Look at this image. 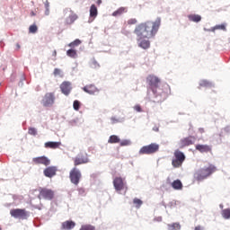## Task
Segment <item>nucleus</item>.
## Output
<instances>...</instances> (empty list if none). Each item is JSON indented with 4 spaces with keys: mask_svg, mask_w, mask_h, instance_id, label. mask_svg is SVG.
Wrapping results in <instances>:
<instances>
[{
    "mask_svg": "<svg viewBox=\"0 0 230 230\" xmlns=\"http://www.w3.org/2000/svg\"><path fill=\"white\" fill-rule=\"evenodd\" d=\"M122 13H127V7H119L112 13V15L113 17H118V15H122Z\"/></svg>",
    "mask_w": 230,
    "mask_h": 230,
    "instance_id": "25",
    "label": "nucleus"
},
{
    "mask_svg": "<svg viewBox=\"0 0 230 230\" xmlns=\"http://www.w3.org/2000/svg\"><path fill=\"white\" fill-rule=\"evenodd\" d=\"M200 134H204V128H200L199 129Z\"/></svg>",
    "mask_w": 230,
    "mask_h": 230,
    "instance_id": "47",
    "label": "nucleus"
},
{
    "mask_svg": "<svg viewBox=\"0 0 230 230\" xmlns=\"http://www.w3.org/2000/svg\"><path fill=\"white\" fill-rule=\"evenodd\" d=\"M217 30H222L223 31H226L227 29L226 28V23L220 24V25H216L215 27L211 28L208 30V31H217Z\"/></svg>",
    "mask_w": 230,
    "mask_h": 230,
    "instance_id": "27",
    "label": "nucleus"
},
{
    "mask_svg": "<svg viewBox=\"0 0 230 230\" xmlns=\"http://www.w3.org/2000/svg\"><path fill=\"white\" fill-rule=\"evenodd\" d=\"M82 44V41L80 40H75L68 44L69 48H76V46H80Z\"/></svg>",
    "mask_w": 230,
    "mask_h": 230,
    "instance_id": "34",
    "label": "nucleus"
},
{
    "mask_svg": "<svg viewBox=\"0 0 230 230\" xmlns=\"http://www.w3.org/2000/svg\"><path fill=\"white\" fill-rule=\"evenodd\" d=\"M159 28H161V18H156L155 22L146 21L137 25L134 33L138 37V40L141 39H154L157 35Z\"/></svg>",
    "mask_w": 230,
    "mask_h": 230,
    "instance_id": "1",
    "label": "nucleus"
},
{
    "mask_svg": "<svg viewBox=\"0 0 230 230\" xmlns=\"http://www.w3.org/2000/svg\"><path fill=\"white\" fill-rule=\"evenodd\" d=\"M98 16V8L95 4H92L90 7V17L95 19Z\"/></svg>",
    "mask_w": 230,
    "mask_h": 230,
    "instance_id": "24",
    "label": "nucleus"
},
{
    "mask_svg": "<svg viewBox=\"0 0 230 230\" xmlns=\"http://www.w3.org/2000/svg\"><path fill=\"white\" fill-rule=\"evenodd\" d=\"M188 19L191 22H200V21H202V16L199 14H189Z\"/></svg>",
    "mask_w": 230,
    "mask_h": 230,
    "instance_id": "22",
    "label": "nucleus"
},
{
    "mask_svg": "<svg viewBox=\"0 0 230 230\" xmlns=\"http://www.w3.org/2000/svg\"><path fill=\"white\" fill-rule=\"evenodd\" d=\"M38 199L40 200H53L55 199V190L48 188H40Z\"/></svg>",
    "mask_w": 230,
    "mask_h": 230,
    "instance_id": "4",
    "label": "nucleus"
},
{
    "mask_svg": "<svg viewBox=\"0 0 230 230\" xmlns=\"http://www.w3.org/2000/svg\"><path fill=\"white\" fill-rule=\"evenodd\" d=\"M86 163H89V158H87L86 155H84L82 154L78 155L74 159V165L75 166H79V164H86Z\"/></svg>",
    "mask_w": 230,
    "mask_h": 230,
    "instance_id": "14",
    "label": "nucleus"
},
{
    "mask_svg": "<svg viewBox=\"0 0 230 230\" xmlns=\"http://www.w3.org/2000/svg\"><path fill=\"white\" fill-rule=\"evenodd\" d=\"M28 134L30 136H37V128H29Z\"/></svg>",
    "mask_w": 230,
    "mask_h": 230,
    "instance_id": "39",
    "label": "nucleus"
},
{
    "mask_svg": "<svg viewBox=\"0 0 230 230\" xmlns=\"http://www.w3.org/2000/svg\"><path fill=\"white\" fill-rule=\"evenodd\" d=\"M55 103V93H47L42 99L43 107H51Z\"/></svg>",
    "mask_w": 230,
    "mask_h": 230,
    "instance_id": "10",
    "label": "nucleus"
},
{
    "mask_svg": "<svg viewBox=\"0 0 230 230\" xmlns=\"http://www.w3.org/2000/svg\"><path fill=\"white\" fill-rule=\"evenodd\" d=\"M83 91L87 93L88 94H96V93H100V90L94 84H87L83 87Z\"/></svg>",
    "mask_w": 230,
    "mask_h": 230,
    "instance_id": "18",
    "label": "nucleus"
},
{
    "mask_svg": "<svg viewBox=\"0 0 230 230\" xmlns=\"http://www.w3.org/2000/svg\"><path fill=\"white\" fill-rule=\"evenodd\" d=\"M134 110L137 111V112H143V109H141V105L139 104H137L134 106Z\"/></svg>",
    "mask_w": 230,
    "mask_h": 230,
    "instance_id": "42",
    "label": "nucleus"
},
{
    "mask_svg": "<svg viewBox=\"0 0 230 230\" xmlns=\"http://www.w3.org/2000/svg\"><path fill=\"white\" fill-rule=\"evenodd\" d=\"M194 230H204V227H202L201 226H198L194 228Z\"/></svg>",
    "mask_w": 230,
    "mask_h": 230,
    "instance_id": "44",
    "label": "nucleus"
},
{
    "mask_svg": "<svg viewBox=\"0 0 230 230\" xmlns=\"http://www.w3.org/2000/svg\"><path fill=\"white\" fill-rule=\"evenodd\" d=\"M146 82L149 85V89L152 90L154 94H157V91H159V84H161V79L154 75H149L146 77Z\"/></svg>",
    "mask_w": 230,
    "mask_h": 230,
    "instance_id": "3",
    "label": "nucleus"
},
{
    "mask_svg": "<svg viewBox=\"0 0 230 230\" xmlns=\"http://www.w3.org/2000/svg\"><path fill=\"white\" fill-rule=\"evenodd\" d=\"M34 164H43L44 166H49L51 161L46 156L35 157L32 159Z\"/></svg>",
    "mask_w": 230,
    "mask_h": 230,
    "instance_id": "15",
    "label": "nucleus"
},
{
    "mask_svg": "<svg viewBox=\"0 0 230 230\" xmlns=\"http://www.w3.org/2000/svg\"><path fill=\"white\" fill-rule=\"evenodd\" d=\"M159 152V145L155 143H152L147 146H144L139 150L140 155H152V154H156Z\"/></svg>",
    "mask_w": 230,
    "mask_h": 230,
    "instance_id": "5",
    "label": "nucleus"
},
{
    "mask_svg": "<svg viewBox=\"0 0 230 230\" xmlns=\"http://www.w3.org/2000/svg\"><path fill=\"white\" fill-rule=\"evenodd\" d=\"M108 143H110L111 145H114L116 143H121V139L119 138V137L116 135H111L109 137Z\"/></svg>",
    "mask_w": 230,
    "mask_h": 230,
    "instance_id": "23",
    "label": "nucleus"
},
{
    "mask_svg": "<svg viewBox=\"0 0 230 230\" xmlns=\"http://www.w3.org/2000/svg\"><path fill=\"white\" fill-rule=\"evenodd\" d=\"M73 108L75 111H80V101H74Z\"/></svg>",
    "mask_w": 230,
    "mask_h": 230,
    "instance_id": "38",
    "label": "nucleus"
},
{
    "mask_svg": "<svg viewBox=\"0 0 230 230\" xmlns=\"http://www.w3.org/2000/svg\"><path fill=\"white\" fill-rule=\"evenodd\" d=\"M70 181L72 184H75V186H78L80 184V179H82V172L78 168L74 167L69 173Z\"/></svg>",
    "mask_w": 230,
    "mask_h": 230,
    "instance_id": "8",
    "label": "nucleus"
},
{
    "mask_svg": "<svg viewBox=\"0 0 230 230\" xmlns=\"http://www.w3.org/2000/svg\"><path fill=\"white\" fill-rule=\"evenodd\" d=\"M45 5V15H49V1L46 0L44 3Z\"/></svg>",
    "mask_w": 230,
    "mask_h": 230,
    "instance_id": "37",
    "label": "nucleus"
},
{
    "mask_svg": "<svg viewBox=\"0 0 230 230\" xmlns=\"http://www.w3.org/2000/svg\"><path fill=\"white\" fill-rule=\"evenodd\" d=\"M90 66L93 69H98V67H100V64H98V61H96V59H92L90 62Z\"/></svg>",
    "mask_w": 230,
    "mask_h": 230,
    "instance_id": "35",
    "label": "nucleus"
},
{
    "mask_svg": "<svg viewBox=\"0 0 230 230\" xmlns=\"http://www.w3.org/2000/svg\"><path fill=\"white\" fill-rule=\"evenodd\" d=\"M43 173L45 177L51 179V177H55V175H57V168L55 166H49L44 169Z\"/></svg>",
    "mask_w": 230,
    "mask_h": 230,
    "instance_id": "17",
    "label": "nucleus"
},
{
    "mask_svg": "<svg viewBox=\"0 0 230 230\" xmlns=\"http://www.w3.org/2000/svg\"><path fill=\"white\" fill-rule=\"evenodd\" d=\"M97 4L100 6V4H102V0H97Z\"/></svg>",
    "mask_w": 230,
    "mask_h": 230,
    "instance_id": "48",
    "label": "nucleus"
},
{
    "mask_svg": "<svg viewBox=\"0 0 230 230\" xmlns=\"http://www.w3.org/2000/svg\"><path fill=\"white\" fill-rule=\"evenodd\" d=\"M137 40L138 42V48H142V49H150V40H145V38L139 40V37H137Z\"/></svg>",
    "mask_w": 230,
    "mask_h": 230,
    "instance_id": "19",
    "label": "nucleus"
},
{
    "mask_svg": "<svg viewBox=\"0 0 230 230\" xmlns=\"http://www.w3.org/2000/svg\"><path fill=\"white\" fill-rule=\"evenodd\" d=\"M31 17H35V15H37V13H35V12H31Z\"/></svg>",
    "mask_w": 230,
    "mask_h": 230,
    "instance_id": "45",
    "label": "nucleus"
},
{
    "mask_svg": "<svg viewBox=\"0 0 230 230\" xmlns=\"http://www.w3.org/2000/svg\"><path fill=\"white\" fill-rule=\"evenodd\" d=\"M128 24L129 26H132V24H137V20L136 18H131V19L128 20Z\"/></svg>",
    "mask_w": 230,
    "mask_h": 230,
    "instance_id": "40",
    "label": "nucleus"
},
{
    "mask_svg": "<svg viewBox=\"0 0 230 230\" xmlns=\"http://www.w3.org/2000/svg\"><path fill=\"white\" fill-rule=\"evenodd\" d=\"M38 31H39V27H37V25L35 24H32L29 27V33H35Z\"/></svg>",
    "mask_w": 230,
    "mask_h": 230,
    "instance_id": "36",
    "label": "nucleus"
},
{
    "mask_svg": "<svg viewBox=\"0 0 230 230\" xmlns=\"http://www.w3.org/2000/svg\"><path fill=\"white\" fill-rule=\"evenodd\" d=\"M0 230H1V227H0Z\"/></svg>",
    "mask_w": 230,
    "mask_h": 230,
    "instance_id": "50",
    "label": "nucleus"
},
{
    "mask_svg": "<svg viewBox=\"0 0 230 230\" xmlns=\"http://www.w3.org/2000/svg\"><path fill=\"white\" fill-rule=\"evenodd\" d=\"M60 73H62V71L59 68H55L53 75H54V76H58V75H60Z\"/></svg>",
    "mask_w": 230,
    "mask_h": 230,
    "instance_id": "43",
    "label": "nucleus"
},
{
    "mask_svg": "<svg viewBox=\"0 0 230 230\" xmlns=\"http://www.w3.org/2000/svg\"><path fill=\"white\" fill-rule=\"evenodd\" d=\"M211 83L208 80H201L199 82V89L202 87H211Z\"/></svg>",
    "mask_w": 230,
    "mask_h": 230,
    "instance_id": "31",
    "label": "nucleus"
},
{
    "mask_svg": "<svg viewBox=\"0 0 230 230\" xmlns=\"http://www.w3.org/2000/svg\"><path fill=\"white\" fill-rule=\"evenodd\" d=\"M113 186L116 190V191H121L123 190H128L127 185H126L125 181H123V178H121V177L114 178Z\"/></svg>",
    "mask_w": 230,
    "mask_h": 230,
    "instance_id": "11",
    "label": "nucleus"
},
{
    "mask_svg": "<svg viewBox=\"0 0 230 230\" xmlns=\"http://www.w3.org/2000/svg\"><path fill=\"white\" fill-rule=\"evenodd\" d=\"M130 145V140H122L120 142V146H128Z\"/></svg>",
    "mask_w": 230,
    "mask_h": 230,
    "instance_id": "41",
    "label": "nucleus"
},
{
    "mask_svg": "<svg viewBox=\"0 0 230 230\" xmlns=\"http://www.w3.org/2000/svg\"><path fill=\"white\" fill-rule=\"evenodd\" d=\"M10 215L13 218H20V220H26L28 218L29 214L28 211L24 208H13L10 210Z\"/></svg>",
    "mask_w": 230,
    "mask_h": 230,
    "instance_id": "7",
    "label": "nucleus"
},
{
    "mask_svg": "<svg viewBox=\"0 0 230 230\" xmlns=\"http://www.w3.org/2000/svg\"><path fill=\"white\" fill-rule=\"evenodd\" d=\"M195 148L198 152H200V154H211V152H213L211 146L208 145L198 144L195 146Z\"/></svg>",
    "mask_w": 230,
    "mask_h": 230,
    "instance_id": "13",
    "label": "nucleus"
},
{
    "mask_svg": "<svg viewBox=\"0 0 230 230\" xmlns=\"http://www.w3.org/2000/svg\"><path fill=\"white\" fill-rule=\"evenodd\" d=\"M133 204L136 206V208H137V209H139V208H141V206H143V200H141L137 198H135L133 199Z\"/></svg>",
    "mask_w": 230,
    "mask_h": 230,
    "instance_id": "32",
    "label": "nucleus"
},
{
    "mask_svg": "<svg viewBox=\"0 0 230 230\" xmlns=\"http://www.w3.org/2000/svg\"><path fill=\"white\" fill-rule=\"evenodd\" d=\"M172 188L173 190H182V181L181 180H175L172 183Z\"/></svg>",
    "mask_w": 230,
    "mask_h": 230,
    "instance_id": "26",
    "label": "nucleus"
},
{
    "mask_svg": "<svg viewBox=\"0 0 230 230\" xmlns=\"http://www.w3.org/2000/svg\"><path fill=\"white\" fill-rule=\"evenodd\" d=\"M67 57H70V58H76L78 57V54L76 53V50L74 49H70L66 51Z\"/></svg>",
    "mask_w": 230,
    "mask_h": 230,
    "instance_id": "28",
    "label": "nucleus"
},
{
    "mask_svg": "<svg viewBox=\"0 0 230 230\" xmlns=\"http://www.w3.org/2000/svg\"><path fill=\"white\" fill-rule=\"evenodd\" d=\"M79 230H96V226L93 225H83Z\"/></svg>",
    "mask_w": 230,
    "mask_h": 230,
    "instance_id": "33",
    "label": "nucleus"
},
{
    "mask_svg": "<svg viewBox=\"0 0 230 230\" xmlns=\"http://www.w3.org/2000/svg\"><path fill=\"white\" fill-rule=\"evenodd\" d=\"M52 56H54L55 58L57 57V50H54V51L52 52Z\"/></svg>",
    "mask_w": 230,
    "mask_h": 230,
    "instance_id": "46",
    "label": "nucleus"
},
{
    "mask_svg": "<svg viewBox=\"0 0 230 230\" xmlns=\"http://www.w3.org/2000/svg\"><path fill=\"white\" fill-rule=\"evenodd\" d=\"M215 172H217V166L208 164V166L196 171L194 172V179L195 181L200 182V181H205V179H208V177H211Z\"/></svg>",
    "mask_w": 230,
    "mask_h": 230,
    "instance_id": "2",
    "label": "nucleus"
},
{
    "mask_svg": "<svg viewBox=\"0 0 230 230\" xmlns=\"http://www.w3.org/2000/svg\"><path fill=\"white\" fill-rule=\"evenodd\" d=\"M62 145V142H46L45 148H52V150H56Z\"/></svg>",
    "mask_w": 230,
    "mask_h": 230,
    "instance_id": "21",
    "label": "nucleus"
},
{
    "mask_svg": "<svg viewBox=\"0 0 230 230\" xmlns=\"http://www.w3.org/2000/svg\"><path fill=\"white\" fill-rule=\"evenodd\" d=\"M221 215L223 218H226V220L230 218V208L223 209L221 212Z\"/></svg>",
    "mask_w": 230,
    "mask_h": 230,
    "instance_id": "30",
    "label": "nucleus"
},
{
    "mask_svg": "<svg viewBox=\"0 0 230 230\" xmlns=\"http://www.w3.org/2000/svg\"><path fill=\"white\" fill-rule=\"evenodd\" d=\"M71 83L65 81L60 84V90L65 96H69V93H71Z\"/></svg>",
    "mask_w": 230,
    "mask_h": 230,
    "instance_id": "16",
    "label": "nucleus"
},
{
    "mask_svg": "<svg viewBox=\"0 0 230 230\" xmlns=\"http://www.w3.org/2000/svg\"><path fill=\"white\" fill-rule=\"evenodd\" d=\"M16 46H17L18 49H19V48H21V46L19 44H17Z\"/></svg>",
    "mask_w": 230,
    "mask_h": 230,
    "instance_id": "49",
    "label": "nucleus"
},
{
    "mask_svg": "<svg viewBox=\"0 0 230 230\" xmlns=\"http://www.w3.org/2000/svg\"><path fill=\"white\" fill-rule=\"evenodd\" d=\"M169 230H181V224L179 223H172V224H169L167 225Z\"/></svg>",
    "mask_w": 230,
    "mask_h": 230,
    "instance_id": "29",
    "label": "nucleus"
},
{
    "mask_svg": "<svg viewBox=\"0 0 230 230\" xmlns=\"http://www.w3.org/2000/svg\"><path fill=\"white\" fill-rule=\"evenodd\" d=\"M184 161H186V155H184V153L181 152L180 150H175L174 158L172 161V165L173 168H181Z\"/></svg>",
    "mask_w": 230,
    "mask_h": 230,
    "instance_id": "6",
    "label": "nucleus"
},
{
    "mask_svg": "<svg viewBox=\"0 0 230 230\" xmlns=\"http://www.w3.org/2000/svg\"><path fill=\"white\" fill-rule=\"evenodd\" d=\"M64 13L65 15H68L66 20L65 22L67 25H71L75 22V21H76V19H78V14L75 13V12H73V10L66 8L64 10Z\"/></svg>",
    "mask_w": 230,
    "mask_h": 230,
    "instance_id": "9",
    "label": "nucleus"
},
{
    "mask_svg": "<svg viewBox=\"0 0 230 230\" xmlns=\"http://www.w3.org/2000/svg\"><path fill=\"white\" fill-rule=\"evenodd\" d=\"M195 143V137H188L180 140L179 146L180 148H186V146H190Z\"/></svg>",
    "mask_w": 230,
    "mask_h": 230,
    "instance_id": "12",
    "label": "nucleus"
},
{
    "mask_svg": "<svg viewBox=\"0 0 230 230\" xmlns=\"http://www.w3.org/2000/svg\"><path fill=\"white\" fill-rule=\"evenodd\" d=\"M75 226H76V223L75 221H65L61 225V229L63 230H71L75 229Z\"/></svg>",
    "mask_w": 230,
    "mask_h": 230,
    "instance_id": "20",
    "label": "nucleus"
}]
</instances>
